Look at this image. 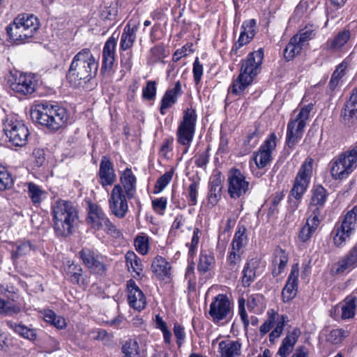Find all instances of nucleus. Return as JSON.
Instances as JSON below:
<instances>
[{"label":"nucleus","instance_id":"f257e3e1","mask_svg":"<svg viewBox=\"0 0 357 357\" xmlns=\"http://www.w3.org/2000/svg\"><path fill=\"white\" fill-rule=\"evenodd\" d=\"M98 63L89 48L77 52L70 65L66 78L74 87L89 89V83L97 74Z\"/></svg>","mask_w":357,"mask_h":357},{"label":"nucleus","instance_id":"f03ea898","mask_svg":"<svg viewBox=\"0 0 357 357\" xmlns=\"http://www.w3.org/2000/svg\"><path fill=\"white\" fill-rule=\"evenodd\" d=\"M120 182L121 184L114 186L108 202L112 213L119 218H123L128 211L127 199H132L136 192L137 178L131 169L126 168L123 172Z\"/></svg>","mask_w":357,"mask_h":357},{"label":"nucleus","instance_id":"7ed1b4c3","mask_svg":"<svg viewBox=\"0 0 357 357\" xmlns=\"http://www.w3.org/2000/svg\"><path fill=\"white\" fill-rule=\"evenodd\" d=\"M264 59L262 49L250 53L247 58L241 61L240 74L232 82L230 92L236 96L243 93L245 89L253 82L254 78L260 73Z\"/></svg>","mask_w":357,"mask_h":357},{"label":"nucleus","instance_id":"20e7f679","mask_svg":"<svg viewBox=\"0 0 357 357\" xmlns=\"http://www.w3.org/2000/svg\"><path fill=\"white\" fill-rule=\"evenodd\" d=\"M52 214L57 236L66 237L73 233L78 211L72 202L56 200L52 206Z\"/></svg>","mask_w":357,"mask_h":357},{"label":"nucleus","instance_id":"39448f33","mask_svg":"<svg viewBox=\"0 0 357 357\" xmlns=\"http://www.w3.org/2000/svg\"><path fill=\"white\" fill-rule=\"evenodd\" d=\"M31 117L40 125L45 126L52 130H57L61 128L68 119V114L64 108L47 102L38 105L31 111Z\"/></svg>","mask_w":357,"mask_h":357},{"label":"nucleus","instance_id":"423d86ee","mask_svg":"<svg viewBox=\"0 0 357 357\" xmlns=\"http://www.w3.org/2000/svg\"><path fill=\"white\" fill-rule=\"evenodd\" d=\"M39 28L38 18L31 14H20L7 26L10 38L19 44L32 38Z\"/></svg>","mask_w":357,"mask_h":357},{"label":"nucleus","instance_id":"0eeeda50","mask_svg":"<svg viewBox=\"0 0 357 357\" xmlns=\"http://www.w3.org/2000/svg\"><path fill=\"white\" fill-rule=\"evenodd\" d=\"M331 174L335 180H342L349 176L357 167V144L351 150L342 153L331 162Z\"/></svg>","mask_w":357,"mask_h":357},{"label":"nucleus","instance_id":"6e6552de","mask_svg":"<svg viewBox=\"0 0 357 357\" xmlns=\"http://www.w3.org/2000/svg\"><path fill=\"white\" fill-rule=\"evenodd\" d=\"M3 131L12 145L23 146L26 144L29 135V129L17 116H8L3 121Z\"/></svg>","mask_w":357,"mask_h":357},{"label":"nucleus","instance_id":"1a4fd4ad","mask_svg":"<svg viewBox=\"0 0 357 357\" xmlns=\"http://www.w3.org/2000/svg\"><path fill=\"white\" fill-rule=\"evenodd\" d=\"M197 113L192 108L186 109L183 112V119L178 126L176 131L177 142L185 146V153L188 150L195 132Z\"/></svg>","mask_w":357,"mask_h":357},{"label":"nucleus","instance_id":"9d476101","mask_svg":"<svg viewBox=\"0 0 357 357\" xmlns=\"http://www.w3.org/2000/svg\"><path fill=\"white\" fill-rule=\"evenodd\" d=\"M312 108V104L304 106L297 114L296 119L289 122L286 144L289 148H293L301 139L306 121L308 119Z\"/></svg>","mask_w":357,"mask_h":357},{"label":"nucleus","instance_id":"9b49d317","mask_svg":"<svg viewBox=\"0 0 357 357\" xmlns=\"http://www.w3.org/2000/svg\"><path fill=\"white\" fill-rule=\"evenodd\" d=\"M88 222L96 230L103 229L112 235L119 234L116 226L107 217L101 207L97 204H89Z\"/></svg>","mask_w":357,"mask_h":357},{"label":"nucleus","instance_id":"f8f14e48","mask_svg":"<svg viewBox=\"0 0 357 357\" xmlns=\"http://www.w3.org/2000/svg\"><path fill=\"white\" fill-rule=\"evenodd\" d=\"M357 221V206H355L349 211L340 225H337L333 236V241L335 245H342L349 238L355 230Z\"/></svg>","mask_w":357,"mask_h":357},{"label":"nucleus","instance_id":"ddd939ff","mask_svg":"<svg viewBox=\"0 0 357 357\" xmlns=\"http://www.w3.org/2000/svg\"><path fill=\"white\" fill-rule=\"evenodd\" d=\"M268 318L259 328V332L261 336L268 333L275 324V327L269 334V341L275 344V340L280 337L287 319V317L279 314L274 310H270L267 312Z\"/></svg>","mask_w":357,"mask_h":357},{"label":"nucleus","instance_id":"4468645a","mask_svg":"<svg viewBox=\"0 0 357 357\" xmlns=\"http://www.w3.org/2000/svg\"><path fill=\"white\" fill-rule=\"evenodd\" d=\"M228 193L233 199H238L245 195L249 190L250 183L245 175L236 168H232L228 173Z\"/></svg>","mask_w":357,"mask_h":357},{"label":"nucleus","instance_id":"2eb2a0df","mask_svg":"<svg viewBox=\"0 0 357 357\" xmlns=\"http://www.w3.org/2000/svg\"><path fill=\"white\" fill-rule=\"evenodd\" d=\"M231 312V303L225 294H218L210 304L208 314L215 323L227 319Z\"/></svg>","mask_w":357,"mask_h":357},{"label":"nucleus","instance_id":"dca6fc26","mask_svg":"<svg viewBox=\"0 0 357 357\" xmlns=\"http://www.w3.org/2000/svg\"><path fill=\"white\" fill-rule=\"evenodd\" d=\"M79 255L84 264L91 272L101 276L105 275L107 266L104 263L102 256L96 254L89 248H83Z\"/></svg>","mask_w":357,"mask_h":357},{"label":"nucleus","instance_id":"f3484780","mask_svg":"<svg viewBox=\"0 0 357 357\" xmlns=\"http://www.w3.org/2000/svg\"><path fill=\"white\" fill-rule=\"evenodd\" d=\"M276 139L275 134L271 133L260 146L259 151L254 153L253 160L258 168L265 167L272 160L271 154L276 147Z\"/></svg>","mask_w":357,"mask_h":357},{"label":"nucleus","instance_id":"a211bd4d","mask_svg":"<svg viewBox=\"0 0 357 357\" xmlns=\"http://www.w3.org/2000/svg\"><path fill=\"white\" fill-rule=\"evenodd\" d=\"M99 183L105 188L114 184L116 179L114 165L107 156H102L100 162V168L98 173Z\"/></svg>","mask_w":357,"mask_h":357},{"label":"nucleus","instance_id":"6ab92c4d","mask_svg":"<svg viewBox=\"0 0 357 357\" xmlns=\"http://www.w3.org/2000/svg\"><path fill=\"white\" fill-rule=\"evenodd\" d=\"M311 199L309 206V211L311 215H317L320 218V211L327 199L326 189L320 185H314L311 191Z\"/></svg>","mask_w":357,"mask_h":357},{"label":"nucleus","instance_id":"aec40b11","mask_svg":"<svg viewBox=\"0 0 357 357\" xmlns=\"http://www.w3.org/2000/svg\"><path fill=\"white\" fill-rule=\"evenodd\" d=\"M299 275L298 264L292 266L287 283L282 291V297L284 302L291 301L296 295L298 291V278Z\"/></svg>","mask_w":357,"mask_h":357},{"label":"nucleus","instance_id":"412c9836","mask_svg":"<svg viewBox=\"0 0 357 357\" xmlns=\"http://www.w3.org/2000/svg\"><path fill=\"white\" fill-rule=\"evenodd\" d=\"M10 88L16 93L22 95L32 93L36 89V83L29 75L20 74L10 84Z\"/></svg>","mask_w":357,"mask_h":357},{"label":"nucleus","instance_id":"4be33fe9","mask_svg":"<svg viewBox=\"0 0 357 357\" xmlns=\"http://www.w3.org/2000/svg\"><path fill=\"white\" fill-rule=\"evenodd\" d=\"M129 289L128 300L130 306L139 311L143 310L146 305V297L142 290L130 280L128 284Z\"/></svg>","mask_w":357,"mask_h":357},{"label":"nucleus","instance_id":"5701e85b","mask_svg":"<svg viewBox=\"0 0 357 357\" xmlns=\"http://www.w3.org/2000/svg\"><path fill=\"white\" fill-rule=\"evenodd\" d=\"M356 266H357V245H355L347 255L333 265V271L340 274Z\"/></svg>","mask_w":357,"mask_h":357},{"label":"nucleus","instance_id":"b1692460","mask_svg":"<svg viewBox=\"0 0 357 357\" xmlns=\"http://www.w3.org/2000/svg\"><path fill=\"white\" fill-rule=\"evenodd\" d=\"M341 116L345 124L357 119V87L353 89L349 100L345 103Z\"/></svg>","mask_w":357,"mask_h":357},{"label":"nucleus","instance_id":"393cba45","mask_svg":"<svg viewBox=\"0 0 357 357\" xmlns=\"http://www.w3.org/2000/svg\"><path fill=\"white\" fill-rule=\"evenodd\" d=\"M313 162L312 158L305 159L295 178L294 185L307 188L312 173Z\"/></svg>","mask_w":357,"mask_h":357},{"label":"nucleus","instance_id":"a878e982","mask_svg":"<svg viewBox=\"0 0 357 357\" xmlns=\"http://www.w3.org/2000/svg\"><path fill=\"white\" fill-rule=\"evenodd\" d=\"M181 93V84L180 81H177L173 89H168L165 93L161 100L160 113L164 115L166 113V109L171 107L176 102L177 97Z\"/></svg>","mask_w":357,"mask_h":357},{"label":"nucleus","instance_id":"bb28decb","mask_svg":"<svg viewBox=\"0 0 357 357\" xmlns=\"http://www.w3.org/2000/svg\"><path fill=\"white\" fill-rule=\"evenodd\" d=\"M351 38L349 30L340 31L333 38H328L325 44V49L331 52H339L342 50Z\"/></svg>","mask_w":357,"mask_h":357},{"label":"nucleus","instance_id":"cd10ccee","mask_svg":"<svg viewBox=\"0 0 357 357\" xmlns=\"http://www.w3.org/2000/svg\"><path fill=\"white\" fill-rule=\"evenodd\" d=\"M116 40L110 37L105 43L102 51V70H110L115 60V47Z\"/></svg>","mask_w":357,"mask_h":357},{"label":"nucleus","instance_id":"c85d7f7f","mask_svg":"<svg viewBox=\"0 0 357 357\" xmlns=\"http://www.w3.org/2000/svg\"><path fill=\"white\" fill-rule=\"evenodd\" d=\"M300 335L301 331L298 328H295L291 331L287 333V336L282 340V344L278 352L280 356L287 357L289 355L292 351Z\"/></svg>","mask_w":357,"mask_h":357},{"label":"nucleus","instance_id":"c756f323","mask_svg":"<svg viewBox=\"0 0 357 357\" xmlns=\"http://www.w3.org/2000/svg\"><path fill=\"white\" fill-rule=\"evenodd\" d=\"M241 344L238 341L225 340L219 342L220 357H236L241 354Z\"/></svg>","mask_w":357,"mask_h":357},{"label":"nucleus","instance_id":"7c9ffc66","mask_svg":"<svg viewBox=\"0 0 357 357\" xmlns=\"http://www.w3.org/2000/svg\"><path fill=\"white\" fill-rule=\"evenodd\" d=\"M222 185L220 176H215L211 178L208 193V201L210 204L215 206L218 204L222 197Z\"/></svg>","mask_w":357,"mask_h":357},{"label":"nucleus","instance_id":"2f4dec72","mask_svg":"<svg viewBox=\"0 0 357 357\" xmlns=\"http://www.w3.org/2000/svg\"><path fill=\"white\" fill-rule=\"evenodd\" d=\"M321 222L320 218L310 215L306 224L301 228L299 233V238L302 242L308 241L315 232Z\"/></svg>","mask_w":357,"mask_h":357},{"label":"nucleus","instance_id":"473e14b6","mask_svg":"<svg viewBox=\"0 0 357 357\" xmlns=\"http://www.w3.org/2000/svg\"><path fill=\"white\" fill-rule=\"evenodd\" d=\"M151 268L152 271L160 279L164 280L165 278H169L171 275V266L169 262L160 256H157L154 258Z\"/></svg>","mask_w":357,"mask_h":357},{"label":"nucleus","instance_id":"72a5a7b5","mask_svg":"<svg viewBox=\"0 0 357 357\" xmlns=\"http://www.w3.org/2000/svg\"><path fill=\"white\" fill-rule=\"evenodd\" d=\"M138 27L135 25L131 26L128 23L124 28L121 34L120 47L122 50H127L130 49L136 40V33Z\"/></svg>","mask_w":357,"mask_h":357},{"label":"nucleus","instance_id":"f704fd0d","mask_svg":"<svg viewBox=\"0 0 357 357\" xmlns=\"http://www.w3.org/2000/svg\"><path fill=\"white\" fill-rule=\"evenodd\" d=\"M6 324L10 329L22 337L29 340H35L37 337L36 331L33 328H29L24 324H17L10 320L6 321Z\"/></svg>","mask_w":357,"mask_h":357},{"label":"nucleus","instance_id":"c9c22d12","mask_svg":"<svg viewBox=\"0 0 357 357\" xmlns=\"http://www.w3.org/2000/svg\"><path fill=\"white\" fill-rule=\"evenodd\" d=\"M288 261V256L285 251L281 248H277L274 251L273 264L274 268L272 274L274 277L278 276L284 269Z\"/></svg>","mask_w":357,"mask_h":357},{"label":"nucleus","instance_id":"e433bc0d","mask_svg":"<svg viewBox=\"0 0 357 357\" xmlns=\"http://www.w3.org/2000/svg\"><path fill=\"white\" fill-rule=\"evenodd\" d=\"M64 268L71 282L79 286L84 284V278L82 275V268L79 264H75L73 262L70 263L68 261Z\"/></svg>","mask_w":357,"mask_h":357},{"label":"nucleus","instance_id":"4c0bfd02","mask_svg":"<svg viewBox=\"0 0 357 357\" xmlns=\"http://www.w3.org/2000/svg\"><path fill=\"white\" fill-rule=\"evenodd\" d=\"M259 263L257 260H250L243 270L242 284L244 287H249L256 277V269Z\"/></svg>","mask_w":357,"mask_h":357},{"label":"nucleus","instance_id":"58836bf2","mask_svg":"<svg viewBox=\"0 0 357 357\" xmlns=\"http://www.w3.org/2000/svg\"><path fill=\"white\" fill-rule=\"evenodd\" d=\"M125 258L126 266L129 271L132 270V272L135 273V274L139 277L144 267L140 258L132 251H128Z\"/></svg>","mask_w":357,"mask_h":357},{"label":"nucleus","instance_id":"ea45409f","mask_svg":"<svg viewBox=\"0 0 357 357\" xmlns=\"http://www.w3.org/2000/svg\"><path fill=\"white\" fill-rule=\"evenodd\" d=\"M242 250H233L229 252L227 257L226 268L231 273H236L238 270L239 264L241 261Z\"/></svg>","mask_w":357,"mask_h":357},{"label":"nucleus","instance_id":"a19ab883","mask_svg":"<svg viewBox=\"0 0 357 357\" xmlns=\"http://www.w3.org/2000/svg\"><path fill=\"white\" fill-rule=\"evenodd\" d=\"M246 231L247 229L245 226L241 225L238 227V230L236 231L231 243V248L233 250H241L246 245L248 241Z\"/></svg>","mask_w":357,"mask_h":357},{"label":"nucleus","instance_id":"79ce46f5","mask_svg":"<svg viewBox=\"0 0 357 357\" xmlns=\"http://www.w3.org/2000/svg\"><path fill=\"white\" fill-rule=\"evenodd\" d=\"M303 45L296 40V38L292 37L284 50V56L286 60H292L296 55L301 52Z\"/></svg>","mask_w":357,"mask_h":357},{"label":"nucleus","instance_id":"37998d69","mask_svg":"<svg viewBox=\"0 0 357 357\" xmlns=\"http://www.w3.org/2000/svg\"><path fill=\"white\" fill-rule=\"evenodd\" d=\"M356 297L352 295L348 296L344 301L342 309V318L343 319H350L354 317L355 310L356 307Z\"/></svg>","mask_w":357,"mask_h":357},{"label":"nucleus","instance_id":"c03bdc74","mask_svg":"<svg viewBox=\"0 0 357 357\" xmlns=\"http://www.w3.org/2000/svg\"><path fill=\"white\" fill-rule=\"evenodd\" d=\"M121 351L126 357H139V344L135 339H129L125 341Z\"/></svg>","mask_w":357,"mask_h":357},{"label":"nucleus","instance_id":"a18cd8bd","mask_svg":"<svg viewBox=\"0 0 357 357\" xmlns=\"http://www.w3.org/2000/svg\"><path fill=\"white\" fill-rule=\"evenodd\" d=\"M21 311V308L12 301H6L0 298V314L6 316H13L17 314Z\"/></svg>","mask_w":357,"mask_h":357},{"label":"nucleus","instance_id":"49530a36","mask_svg":"<svg viewBox=\"0 0 357 357\" xmlns=\"http://www.w3.org/2000/svg\"><path fill=\"white\" fill-rule=\"evenodd\" d=\"M347 68V63L342 62L333 72L328 84L331 90H334L338 86L341 79L345 75Z\"/></svg>","mask_w":357,"mask_h":357},{"label":"nucleus","instance_id":"de8ad7c7","mask_svg":"<svg viewBox=\"0 0 357 357\" xmlns=\"http://www.w3.org/2000/svg\"><path fill=\"white\" fill-rule=\"evenodd\" d=\"M215 263V258L211 253H202L199 257L198 271L202 273L209 271Z\"/></svg>","mask_w":357,"mask_h":357},{"label":"nucleus","instance_id":"09e8293b","mask_svg":"<svg viewBox=\"0 0 357 357\" xmlns=\"http://www.w3.org/2000/svg\"><path fill=\"white\" fill-rule=\"evenodd\" d=\"M45 321L54 326L58 329H62L66 326V320L61 316H57L52 310H47L44 314Z\"/></svg>","mask_w":357,"mask_h":357},{"label":"nucleus","instance_id":"8fccbe9b","mask_svg":"<svg viewBox=\"0 0 357 357\" xmlns=\"http://www.w3.org/2000/svg\"><path fill=\"white\" fill-rule=\"evenodd\" d=\"M135 247L136 250L142 255H146L150 248L149 238L146 235H138L135 238Z\"/></svg>","mask_w":357,"mask_h":357},{"label":"nucleus","instance_id":"3c124183","mask_svg":"<svg viewBox=\"0 0 357 357\" xmlns=\"http://www.w3.org/2000/svg\"><path fill=\"white\" fill-rule=\"evenodd\" d=\"M28 193L34 204L40 203L45 196V192L38 185L33 183L28 184Z\"/></svg>","mask_w":357,"mask_h":357},{"label":"nucleus","instance_id":"603ef678","mask_svg":"<svg viewBox=\"0 0 357 357\" xmlns=\"http://www.w3.org/2000/svg\"><path fill=\"white\" fill-rule=\"evenodd\" d=\"M174 175V169L165 172L159 177L155 184L154 192L158 193L163 190L170 183Z\"/></svg>","mask_w":357,"mask_h":357},{"label":"nucleus","instance_id":"864d4df0","mask_svg":"<svg viewBox=\"0 0 357 357\" xmlns=\"http://www.w3.org/2000/svg\"><path fill=\"white\" fill-rule=\"evenodd\" d=\"M13 184V180L7 169L0 164V190L10 188Z\"/></svg>","mask_w":357,"mask_h":357},{"label":"nucleus","instance_id":"5fc2aeb1","mask_svg":"<svg viewBox=\"0 0 357 357\" xmlns=\"http://www.w3.org/2000/svg\"><path fill=\"white\" fill-rule=\"evenodd\" d=\"M252 38V36L248 35L247 32H242L240 34L238 41L235 43L232 50L231 51V56L236 55V56H241V54H238V50L242 47L243 45L248 43L250 40Z\"/></svg>","mask_w":357,"mask_h":357},{"label":"nucleus","instance_id":"6e6d98bb","mask_svg":"<svg viewBox=\"0 0 357 357\" xmlns=\"http://www.w3.org/2000/svg\"><path fill=\"white\" fill-rule=\"evenodd\" d=\"M347 336V332L342 328L332 330L327 335L326 340L332 344H338Z\"/></svg>","mask_w":357,"mask_h":357},{"label":"nucleus","instance_id":"4d7b16f0","mask_svg":"<svg viewBox=\"0 0 357 357\" xmlns=\"http://www.w3.org/2000/svg\"><path fill=\"white\" fill-rule=\"evenodd\" d=\"M156 95V82L155 81H148L146 86L142 90V97L145 100H152L155 99Z\"/></svg>","mask_w":357,"mask_h":357},{"label":"nucleus","instance_id":"13d9d810","mask_svg":"<svg viewBox=\"0 0 357 357\" xmlns=\"http://www.w3.org/2000/svg\"><path fill=\"white\" fill-rule=\"evenodd\" d=\"M199 182L193 180L188 188V204L195 206L197 203V195L199 189Z\"/></svg>","mask_w":357,"mask_h":357},{"label":"nucleus","instance_id":"bf43d9fd","mask_svg":"<svg viewBox=\"0 0 357 357\" xmlns=\"http://www.w3.org/2000/svg\"><path fill=\"white\" fill-rule=\"evenodd\" d=\"M32 249H33V246H32L30 242H24L17 245L16 250L12 252V258L16 259L28 254Z\"/></svg>","mask_w":357,"mask_h":357},{"label":"nucleus","instance_id":"052dcab7","mask_svg":"<svg viewBox=\"0 0 357 357\" xmlns=\"http://www.w3.org/2000/svg\"><path fill=\"white\" fill-rule=\"evenodd\" d=\"M314 31L310 29H302L298 33L294 36V38H296V40L300 43L303 46L310 39L314 36Z\"/></svg>","mask_w":357,"mask_h":357},{"label":"nucleus","instance_id":"680f3d73","mask_svg":"<svg viewBox=\"0 0 357 357\" xmlns=\"http://www.w3.org/2000/svg\"><path fill=\"white\" fill-rule=\"evenodd\" d=\"M245 302L246 299L243 296L238 298V314L244 325V327L246 328L248 327L250 321L245 308Z\"/></svg>","mask_w":357,"mask_h":357},{"label":"nucleus","instance_id":"e2e57ef3","mask_svg":"<svg viewBox=\"0 0 357 357\" xmlns=\"http://www.w3.org/2000/svg\"><path fill=\"white\" fill-rule=\"evenodd\" d=\"M174 334L176 339L178 347H181L185 338L184 328L178 323H175L174 326Z\"/></svg>","mask_w":357,"mask_h":357},{"label":"nucleus","instance_id":"0e129e2a","mask_svg":"<svg viewBox=\"0 0 357 357\" xmlns=\"http://www.w3.org/2000/svg\"><path fill=\"white\" fill-rule=\"evenodd\" d=\"M259 141V133L257 130H255L252 133H250L247 139L244 142V145L247 146L246 150L250 151L252 148H254L258 143Z\"/></svg>","mask_w":357,"mask_h":357},{"label":"nucleus","instance_id":"69168bd1","mask_svg":"<svg viewBox=\"0 0 357 357\" xmlns=\"http://www.w3.org/2000/svg\"><path fill=\"white\" fill-rule=\"evenodd\" d=\"M264 300V296L261 294H252L247 299V305L248 309L252 311L254 310Z\"/></svg>","mask_w":357,"mask_h":357},{"label":"nucleus","instance_id":"338daca9","mask_svg":"<svg viewBox=\"0 0 357 357\" xmlns=\"http://www.w3.org/2000/svg\"><path fill=\"white\" fill-rule=\"evenodd\" d=\"M167 200L165 197L155 199L152 201L153 210L160 214H162L167 207Z\"/></svg>","mask_w":357,"mask_h":357},{"label":"nucleus","instance_id":"774afa93","mask_svg":"<svg viewBox=\"0 0 357 357\" xmlns=\"http://www.w3.org/2000/svg\"><path fill=\"white\" fill-rule=\"evenodd\" d=\"M208 149L206 151L198 153L195 157V163L199 167H204L208 162Z\"/></svg>","mask_w":357,"mask_h":357}]
</instances>
